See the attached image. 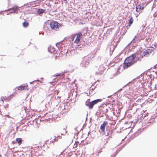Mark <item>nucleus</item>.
<instances>
[{
    "label": "nucleus",
    "mask_w": 157,
    "mask_h": 157,
    "mask_svg": "<svg viewBox=\"0 0 157 157\" xmlns=\"http://www.w3.org/2000/svg\"><path fill=\"white\" fill-rule=\"evenodd\" d=\"M108 124L107 121H104L101 125L100 129L102 135L109 136V137H110L112 136L113 130L110 127L107 126Z\"/></svg>",
    "instance_id": "nucleus-1"
},
{
    "label": "nucleus",
    "mask_w": 157,
    "mask_h": 157,
    "mask_svg": "<svg viewBox=\"0 0 157 157\" xmlns=\"http://www.w3.org/2000/svg\"><path fill=\"white\" fill-rule=\"evenodd\" d=\"M58 139H56L55 137V138L53 139V140H52V141H50V143H53L54 142L56 141H58Z\"/></svg>",
    "instance_id": "nucleus-22"
},
{
    "label": "nucleus",
    "mask_w": 157,
    "mask_h": 157,
    "mask_svg": "<svg viewBox=\"0 0 157 157\" xmlns=\"http://www.w3.org/2000/svg\"><path fill=\"white\" fill-rule=\"evenodd\" d=\"M13 12H10V13H13Z\"/></svg>",
    "instance_id": "nucleus-46"
},
{
    "label": "nucleus",
    "mask_w": 157,
    "mask_h": 157,
    "mask_svg": "<svg viewBox=\"0 0 157 157\" xmlns=\"http://www.w3.org/2000/svg\"><path fill=\"white\" fill-rule=\"evenodd\" d=\"M111 96H108V98H109V97H110Z\"/></svg>",
    "instance_id": "nucleus-39"
},
{
    "label": "nucleus",
    "mask_w": 157,
    "mask_h": 157,
    "mask_svg": "<svg viewBox=\"0 0 157 157\" xmlns=\"http://www.w3.org/2000/svg\"><path fill=\"white\" fill-rule=\"evenodd\" d=\"M155 73H156V74L157 75V72H156Z\"/></svg>",
    "instance_id": "nucleus-45"
},
{
    "label": "nucleus",
    "mask_w": 157,
    "mask_h": 157,
    "mask_svg": "<svg viewBox=\"0 0 157 157\" xmlns=\"http://www.w3.org/2000/svg\"><path fill=\"white\" fill-rule=\"evenodd\" d=\"M108 112V109L104 107L100 106L99 109V112L100 115L101 117L104 116L103 114L106 115V113Z\"/></svg>",
    "instance_id": "nucleus-5"
},
{
    "label": "nucleus",
    "mask_w": 157,
    "mask_h": 157,
    "mask_svg": "<svg viewBox=\"0 0 157 157\" xmlns=\"http://www.w3.org/2000/svg\"><path fill=\"white\" fill-rule=\"evenodd\" d=\"M94 88H92L91 89V90H92L93 91V90H94Z\"/></svg>",
    "instance_id": "nucleus-34"
},
{
    "label": "nucleus",
    "mask_w": 157,
    "mask_h": 157,
    "mask_svg": "<svg viewBox=\"0 0 157 157\" xmlns=\"http://www.w3.org/2000/svg\"><path fill=\"white\" fill-rule=\"evenodd\" d=\"M137 38V36H135L134 38H133L132 40V41H131V42L128 44V45H129L133 41H134L135 40H136V38Z\"/></svg>",
    "instance_id": "nucleus-24"
},
{
    "label": "nucleus",
    "mask_w": 157,
    "mask_h": 157,
    "mask_svg": "<svg viewBox=\"0 0 157 157\" xmlns=\"http://www.w3.org/2000/svg\"><path fill=\"white\" fill-rule=\"evenodd\" d=\"M1 113H2V112H1V111H0V114H1Z\"/></svg>",
    "instance_id": "nucleus-40"
},
{
    "label": "nucleus",
    "mask_w": 157,
    "mask_h": 157,
    "mask_svg": "<svg viewBox=\"0 0 157 157\" xmlns=\"http://www.w3.org/2000/svg\"><path fill=\"white\" fill-rule=\"evenodd\" d=\"M45 10L43 9H39L37 11V13L40 15L44 12Z\"/></svg>",
    "instance_id": "nucleus-14"
},
{
    "label": "nucleus",
    "mask_w": 157,
    "mask_h": 157,
    "mask_svg": "<svg viewBox=\"0 0 157 157\" xmlns=\"http://www.w3.org/2000/svg\"><path fill=\"white\" fill-rule=\"evenodd\" d=\"M61 135H63V133H61Z\"/></svg>",
    "instance_id": "nucleus-37"
},
{
    "label": "nucleus",
    "mask_w": 157,
    "mask_h": 157,
    "mask_svg": "<svg viewBox=\"0 0 157 157\" xmlns=\"http://www.w3.org/2000/svg\"><path fill=\"white\" fill-rule=\"evenodd\" d=\"M39 35H40V32H39Z\"/></svg>",
    "instance_id": "nucleus-38"
},
{
    "label": "nucleus",
    "mask_w": 157,
    "mask_h": 157,
    "mask_svg": "<svg viewBox=\"0 0 157 157\" xmlns=\"http://www.w3.org/2000/svg\"><path fill=\"white\" fill-rule=\"evenodd\" d=\"M60 74H56L54 75V76H59V75H60Z\"/></svg>",
    "instance_id": "nucleus-27"
},
{
    "label": "nucleus",
    "mask_w": 157,
    "mask_h": 157,
    "mask_svg": "<svg viewBox=\"0 0 157 157\" xmlns=\"http://www.w3.org/2000/svg\"><path fill=\"white\" fill-rule=\"evenodd\" d=\"M41 148V147L39 146L36 147H31V149L33 150H34V151H38Z\"/></svg>",
    "instance_id": "nucleus-13"
},
{
    "label": "nucleus",
    "mask_w": 157,
    "mask_h": 157,
    "mask_svg": "<svg viewBox=\"0 0 157 157\" xmlns=\"http://www.w3.org/2000/svg\"><path fill=\"white\" fill-rule=\"evenodd\" d=\"M141 10V6L140 5H138L136 7V10L137 12H140Z\"/></svg>",
    "instance_id": "nucleus-16"
},
{
    "label": "nucleus",
    "mask_w": 157,
    "mask_h": 157,
    "mask_svg": "<svg viewBox=\"0 0 157 157\" xmlns=\"http://www.w3.org/2000/svg\"><path fill=\"white\" fill-rule=\"evenodd\" d=\"M155 85V87L157 88V84H156Z\"/></svg>",
    "instance_id": "nucleus-35"
},
{
    "label": "nucleus",
    "mask_w": 157,
    "mask_h": 157,
    "mask_svg": "<svg viewBox=\"0 0 157 157\" xmlns=\"http://www.w3.org/2000/svg\"><path fill=\"white\" fill-rule=\"evenodd\" d=\"M36 81H38V82H40V80H34V81H33V82H30V84H32V83H33V82H36Z\"/></svg>",
    "instance_id": "nucleus-25"
},
{
    "label": "nucleus",
    "mask_w": 157,
    "mask_h": 157,
    "mask_svg": "<svg viewBox=\"0 0 157 157\" xmlns=\"http://www.w3.org/2000/svg\"><path fill=\"white\" fill-rule=\"evenodd\" d=\"M42 34L43 35H44V32H43V33H42Z\"/></svg>",
    "instance_id": "nucleus-36"
},
{
    "label": "nucleus",
    "mask_w": 157,
    "mask_h": 157,
    "mask_svg": "<svg viewBox=\"0 0 157 157\" xmlns=\"http://www.w3.org/2000/svg\"><path fill=\"white\" fill-rule=\"evenodd\" d=\"M63 130H66V129L65 128H63Z\"/></svg>",
    "instance_id": "nucleus-41"
},
{
    "label": "nucleus",
    "mask_w": 157,
    "mask_h": 157,
    "mask_svg": "<svg viewBox=\"0 0 157 157\" xmlns=\"http://www.w3.org/2000/svg\"><path fill=\"white\" fill-rule=\"evenodd\" d=\"M58 44V43H57L56 44V45L57 46V44Z\"/></svg>",
    "instance_id": "nucleus-43"
},
{
    "label": "nucleus",
    "mask_w": 157,
    "mask_h": 157,
    "mask_svg": "<svg viewBox=\"0 0 157 157\" xmlns=\"http://www.w3.org/2000/svg\"><path fill=\"white\" fill-rule=\"evenodd\" d=\"M134 63V62H131L128 60L126 61V59H125L124 63V65L123 66V68L124 69L127 68L131 66Z\"/></svg>",
    "instance_id": "nucleus-6"
},
{
    "label": "nucleus",
    "mask_w": 157,
    "mask_h": 157,
    "mask_svg": "<svg viewBox=\"0 0 157 157\" xmlns=\"http://www.w3.org/2000/svg\"><path fill=\"white\" fill-rule=\"evenodd\" d=\"M1 101H2L3 102V100H4L6 101H8L9 100H10V99L8 98L6 96L3 97L2 96L1 98Z\"/></svg>",
    "instance_id": "nucleus-15"
},
{
    "label": "nucleus",
    "mask_w": 157,
    "mask_h": 157,
    "mask_svg": "<svg viewBox=\"0 0 157 157\" xmlns=\"http://www.w3.org/2000/svg\"><path fill=\"white\" fill-rule=\"evenodd\" d=\"M133 21V19L132 17H131L129 20L128 26L130 27L132 24Z\"/></svg>",
    "instance_id": "nucleus-17"
},
{
    "label": "nucleus",
    "mask_w": 157,
    "mask_h": 157,
    "mask_svg": "<svg viewBox=\"0 0 157 157\" xmlns=\"http://www.w3.org/2000/svg\"><path fill=\"white\" fill-rule=\"evenodd\" d=\"M68 52V51H67V52H66V53Z\"/></svg>",
    "instance_id": "nucleus-44"
},
{
    "label": "nucleus",
    "mask_w": 157,
    "mask_h": 157,
    "mask_svg": "<svg viewBox=\"0 0 157 157\" xmlns=\"http://www.w3.org/2000/svg\"><path fill=\"white\" fill-rule=\"evenodd\" d=\"M17 10V9H13V11L14 12H15Z\"/></svg>",
    "instance_id": "nucleus-28"
},
{
    "label": "nucleus",
    "mask_w": 157,
    "mask_h": 157,
    "mask_svg": "<svg viewBox=\"0 0 157 157\" xmlns=\"http://www.w3.org/2000/svg\"><path fill=\"white\" fill-rule=\"evenodd\" d=\"M48 51L51 53H55L56 50L55 48L53 47H50L48 48Z\"/></svg>",
    "instance_id": "nucleus-11"
},
{
    "label": "nucleus",
    "mask_w": 157,
    "mask_h": 157,
    "mask_svg": "<svg viewBox=\"0 0 157 157\" xmlns=\"http://www.w3.org/2000/svg\"><path fill=\"white\" fill-rule=\"evenodd\" d=\"M156 68V65L155 66H154V68Z\"/></svg>",
    "instance_id": "nucleus-32"
},
{
    "label": "nucleus",
    "mask_w": 157,
    "mask_h": 157,
    "mask_svg": "<svg viewBox=\"0 0 157 157\" xmlns=\"http://www.w3.org/2000/svg\"><path fill=\"white\" fill-rule=\"evenodd\" d=\"M22 24L24 27H27L28 26L29 23L27 21H24L23 23Z\"/></svg>",
    "instance_id": "nucleus-19"
},
{
    "label": "nucleus",
    "mask_w": 157,
    "mask_h": 157,
    "mask_svg": "<svg viewBox=\"0 0 157 157\" xmlns=\"http://www.w3.org/2000/svg\"><path fill=\"white\" fill-rule=\"evenodd\" d=\"M16 141L17 142V143L20 145L22 143V139L21 138H17L16 139Z\"/></svg>",
    "instance_id": "nucleus-18"
},
{
    "label": "nucleus",
    "mask_w": 157,
    "mask_h": 157,
    "mask_svg": "<svg viewBox=\"0 0 157 157\" xmlns=\"http://www.w3.org/2000/svg\"><path fill=\"white\" fill-rule=\"evenodd\" d=\"M144 9V7H142L141 6V10H143V9Z\"/></svg>",
    "instance_id": "nucleus-31"
},
{
    "label": "nucleus",
    "mask_w": 157,
    "mask_h": 157,
    "mask_svg": "<svg viewBox=\"0 0 157 157\" xmlns=\"http://www.w3.org/2000/svg\"><path fill=\"white\" fill-rule=\"evenodd\" d=\"M8 105L7 104V105H6L4 106V107L6 109V108H7L8 107Z\"/></svg>",
    "instance_id": "nucleus-30"
},
{
    "label": "nucleus",
    "mask_w": 157,
    "mask_h": 157,
    "mask_svg": "<svg viewBox=\"0 0 157 157\" xmlns=\"http://www.w3.org/2000/svg\"><path fill=\"white\" fill-rule=\"evenodd\" d=\"M79 143V142H78V141H75V144L74 145L73 147L74 148H75L77 147L78 146V145Z\"/></svg>",
    "instance_id": "nucleus-20"
},
{
    "label": "nucleus",
    "mask_w": 157,
    "mask_h": 157,
    "mask_svg": "<svg viewBox=\"0 0 157 157\" xmlns=\"http://www.w3.org/2000/svg\"><path fill=\"white\" fill-rule=\"evenodd\" d=\"M51 28L53 29L57 30L59 29L60 25L56 21H51L49 23Z\"/></svg>",
    "instance_id": "nucleus-3"
},
{
    "label": "nucleus",
    "mask_w": 157,
    "mask_h": 157,
    "mask_svg": "<svg viewBox=\"0 0 157 157\" xmlns=\"http://www.w3.org/2000/svg\"><path fill=\"white\" fill-rule=\"evenodd\" d=\"M128 85V84H126V85H125L123 87V88H124V87H125L126 86H127V85Z\"/></svg>",
    "instance_id": "nucleus-33"
},
{
    "label": "nucleus",
    "mask_w": 157,
    "mask_h": 157,
    "mask_svg": "<svg viewBox=\"0 0 157 157\" xmlns=\"http://www.w3.org/2000/svg\"><path fill=\"white\" fill-rule=\"evenodd\" d=\"M75 36L74 35H72L69 38L70 40H71L72 41H73L74 40L75 38Z\"/></svg>",
    "instance_id": "nucleus-21"
},
{
    "label": "nucleus",
    "mask_w": 157,
    "mask_h": 157,
    "mask_svg": "<svg viewBox=\"0 0 157 157\" xmlns=\"http://www.w3.org/2000/svg\"><path fill=\"white\" fill-rule=\"evenodd\" d=\"M82 36V33H78V34L76 39L75 41V43L76 44H78V43H79Z\"/></svg>",
    "instance_id": "nucleus-10"
},
{
    "label": "nucleus",
    "mask_w": 157,
    "mask_h": 157,
    "mask_svg": "<svg viewBox=\"0 0 157 157\" xmlns=\"http://www.w3.org/2000/svg\"><path fill=\"white\" fill-rule=\"evenodd\" d=\"M149 82L148 83V86L149 87H151L152 83V79H151V80L149 81Z\"/></svg>",
    "instance_id": "nucleus-23"
},
{
    "label": "nucleus",
    "mask_w": 157,
    "mask_h": 157,
    "mask_svg": "<svg viewBox=\"0 0 157 157\" xmlns=\"http://www.w3.org/2000/svg\"><path fill=\"white\" fill-rule=\"evenodd\" d=\"M90 59V58L89 57H84L80 63V66L82 67H86L89 64Z\"/></svg>",
    "instance_id": "nucleus-4"
},
{
    "label": "nucleus",
    "mask_w": 157,
    "mask_h": 157,
    "mask_svg": "<svg viewBox=\"0 0 157 157\" xmlns=\"http://www.w3.org/2000/svg\"><path fill=\"white\" fill-rule=\"evenodd\" d=\"M28 87V86H21L17 88L18 90H25L26 89L27 90H29V89H28L27 87Z\"/></svg>",
    "instance_id": "nucleus-12"
},
{
    "label": "nucleus",
    "mask_w": 157,
    "mask_h": 157,
    "mask_svg": "<svg viewBox=\"0 0 157 157\" xmlns=\"http://www.w3.org/2000/svg\"><path fill=\"white\" fill-rule=\"evenodd\" d=\"M89 100H87L85 102V105L88 107L90 109H92L94 106L97 103L101 101H102V99H98L94 100L91 101L89 102L88 101Z\"/></svg>",
    "instance_id": "nucleus-2"
},
{
    "label": "nucleus",
    "mask_w": 157,
    "mask_h": 157,
    "mask_svg": "<svg viewBox=\"0 0 157 157\" xmlns=\"http://www.w3.org/2000/svg\"><path fill=\"white\" fill-rule=\"evenodd\" d=\"M104 67L102 65H101L100 66L99 68V71H96L95 72V73L96 75H101L102 74L103 71H104Z\"/></svg>",
    "instance_id": "nucleus-9"
},
{
    "label": "nucleus",
    "mask_w": 157,
    "mask_h": 157,
    "mask_svg": "<svg viewBox=\"0 0 157 157\" xmlns=\"http://www.w3.org/2000/svg\"><path fill=\"white\" fill-rule=\"evenodd\" d=\"M136 57V56L135 54H133L132 55L127 57L125 59H126V61H127V60H128L131 62H134L135 63L136 62V61L135 60Z\"/></svg>",
    "instance_id": "nucleus-7"
},
{
    "label": "nucleus",
    "mask_w": 157,
    "mask_h": 157,
    "mask_svg": "<svg viewBox=\"0 0 157 157\" xmlns=\"http://www.w3.org/2000/svg\"><path fill=\"white\" fill-rule=\"evenodd\" d=\"M67 132V131H66L65 133H66Z\"/></svg>",
    "instance_id": "nucleus-42"
},
{
    "label": "nucleus",
    "mask_w": 157,
    "mask_h": 157,
    "mask_svg": "<svg viewBox=\"0 0 157 157\" xmlns=\"http://www.w3.org/2000/svg\"><path fill=\"white\" fill-rule=\"evenodd\" d=\"M153 52L151 49H148L144 51L142 53V55L144 56H148Z\"/></svg>",
    "instance_id": "nucleus-8"
},
{
    "label": "nucleus",
    "mask_w": 157,
    "mask_h": 157,
    "mask_svg": "<svg viewBox=\"0 0 157 157\" xmlns=\"http://www.w3.org/2000/svg\"><path fill=\"white\" fill-rule=\"evenodd\" d=\"M122 90V88L121 89H120V90H118L117 91V92H118V93L120 92Z\"/></svg>",
    "instance_id": "nucleus-29"
},
{
    "label": "nucleus",
    "mask_w": 157,
    "mask_h": 157,
    "mask_svg": "<svg viewBox=\"0 0 157 157\" xmlns=\"http://www.w3.org/2000/svg\"><path fill=\"white\" fill-rule=\"evenodd\" d=\"M56 138V137H57L59 138H61V136H54Z\"/></svg>",
    "instance_id": "nucleus-26"
}]
</instances>
